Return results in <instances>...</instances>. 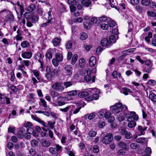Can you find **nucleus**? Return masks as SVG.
Segmentation results:
<instances>
[{
    "label": "nucleus",
    "mask_w": 156,
    "mask_h": 156,
    "mask_svg": "<svg viewBox=\"0 0 156 156\" xmlns=\"http://www.w3.org/2000/svg\"><path fill=\"white\" fill-rule=\"evenodd\" d=\"M78 58V56L76 54L74 55L72 58L71 64L73 65H74L75 63V62L77 61Z\"/></svg>",
    "instance_id": "obj_40"
},
{
    "label": "nucleus",
    "mask_w": 156,
    "mask_h": 156,
    "mask_svg": "<svg viewBox=\"0 0 156 156\" xmlns=\"http://www.w3.org/2000/svg\"><path fill=\"white\" fill-rule=\"evenodd\" d=\"M27 131L28 133L30 134H33V135L34 136H37L36 133H34V130L32 127L27 128Z\"/></svg>",
    "instance_id": "obj_42"
},
{
    "label": "nucleus",
    "mask_w": 156,
    "mask_h": 156,
    "mask_svg": "<svg viewBox=\"0 0 156 156\" xmlns=\"http://www.w3.org/2000/svg\"><path fill=\"white\" fill-rule=\"evenodd\" d=\"M55 57L57 60L59 62H62L63 60L62 55L61 52H58L56 54Z\"/></svg>",
    "instance_id": "obj_17"
},
{
    "label": "nucleus",
    "mask_w": 156,
    "mask_h": 156,
    "mask_svg": "<svg viewBox=\"0 0 156 156\" xmlns=\"http://www.w3.org/2000/svg\"><path fill=\"white\" fill-rule=\"evenodd\" d=\"M40 101L39 103L40 105L41 106H43L45 108H47L48 106L45 100L41 98L40 99Z\"/></svg>",
    "instance_id": "obj_35"
},
{
    "label": "nucleus",
    "mask_w": 156,
    "mask_h": 156,
    "mask_svg": "<svg viewBox=\"0 0 156 156\" xmlns=\"http://www.w3.org/2000/svg\"><path fill=\"white\" fill-rule=\"evenodd\" d=\"M126 153V152L124 150L120 149L118 151L117 154L119 155H122L125 154Z\"/></svg>",
    "instance_id": "obj_60"
},
{
    "label": "nucleus",
    "mask_w": 156,
    "mask_h": 156,
    "mask_svg": "<svg viewBox=\"0 0 156 156\" xmlns=\"http://www.w3.org/2000/svg\"><path fill=\"white\" fill-rule=\"evenodd\" d=\"M87 34L85 33H82L80 36V39L82 40H85L87 37Z\"/></svg>",
    "instance_id": "obj_45"
},
{
    "label": "nucleus",
    "mask_w": 156,
    "mask_h": 156,
    "mask_svg": "<svg viewBox=\"0 0 156 156\" xmlns=\"http://www.w3.org/2000/svg\"><path fill=\"white\" fill-rule=\"evenodd\" d=\"M31 71L34 73V76L37 78V80L39 81H41V78L39 77V72L37 70H32Z\"/></svg>",
    "instance_id": "obj_18"
},
{
    "label": "nucleus",
    "mask_w": 156,
    "mask_h": 156,
    "mask_svg": "<svg viewBox=\"0 0 156 156\" xmlns=\"http://www.w3.org/2000/svg\"><path fill=\"white\" fill-rule=\"evenodd\" d=\"M98 21V19L97 17H93L89 21V23L91 25H93L96 24Z\"/></svg>",
    "instance_id": "obj_28"
},
{
    "label": "nucleus",
    "mask_w": 156,
    "mask_h": 156,
    "mask_svg": "<svg viewBox=\"0 0 156 156\" xmlns=\"http://www.w3.org/2000/svg\"><path fill=\"white\" fill-rule=\"evenodd\" d=\"M5 18L6 22L9 21L10 23L13 22L14 20V16L11 11L8 12V13L6 15Z\"/></svg>",
    "instance_id": "obj_8"
},
{
    "label": "nucleus",
    "mask_w": 156,
    "mask_h": 156,
    "mask_svg": "<svg viewBox=\"0 0 156 156\" xmlns=\"http://www.w3.org/2000/svg\"><path fill=\"white\" fill-rule=\"evenodd\" d=\"M124 115L126 118H127L128 122H129L130 120H132V119L136 121H137L138 119V116L134 112H130L128 113L125 114Z\"/></svg>",
    "instance_id": "obj_2"
},
{
    "label": "nucleus",
    "mask_w": 156,
    "mask_h": 156,
    "mask_svg": "<svg viewBox=\"0 0 156 156\" xmlns=\"http://www.w3.org/2000/svg\"><path fill=\"white\" fill-rule=\"evenodd\" d=\"M64 85L65 86L66 88L70 87L72 85V83L70 81L65 82L63 83Z\"/></svg>",
    "instance_id": "obj_59"
},
{
    "label": "nucleus",
    "mask_w": 156,
    "mask_h": 156,
    "mask_svg": "<svg viewBox=\"0 0 156 156\" xmlns=\"http://www.w3.org/2000/svg\"><path fill=\"white\" fill-rule=\"evenodd\" d=\"M111 44V41L107 38H105L102 40L101 41V45L104 47H106L109 45Z\"/></svg>",
    "instance_id": "obj_12"
},
{
    "label": "nucleus",
    "mask_w": 156,
    "mask_h": 156,
    "mask_svg": "<svg viewBox=\"0 0 156 156\" xmlns=\"http://www.w3.org/2000/svg\"><path fill=\"white\" fill-rule=\"evenodd\" d=\"M129 122L128 124V126L130 128H132L136 126V122L133 120H130V121Z\"/></svg>",
    "instance_id": "obj_33"
},
{
    "label": "nucleus",
    "mask_w": 156,
    "mask_h": 156,
    "mask_svg": "<svg viewBox=\"0 0 156 156\" xmlns=\"http://www.w3.org/2000/svg\"><path fill=\"white\" fill-rule=\"evenodd\" d=\"M71 105L66 106L64 108H61L59 109V111L63 113H66L71 108Z\"/></svg>",
    "instance_id": "obj_34"
},
{
    "label": "nucleus",
    "mask_w": 156,
    "mask_h": 156,
    "mask_svg": "<svg viewBox=\"0 0 156 156\" xmlns=\"http://www.w3.org/2000/svg\"><path fill=\"white\" fill-rule=\"evenodd\" d=\"M95 115L94 113H92L90 114H87L85 115V117L87 118V119L90 120H91L95 117Z\"/></svg>",
    "instance_id": "obj_32"
},
{
    "label": "nucleus",
    "mask_w": 156,
    "mask_h": 156,
    "mask_svg": "<svg viewBox=\"0 0 156 156\" xmlns=\"http://www.w3.org/2000/svg\"><path fill=\"white\" fill-rule=\"evenodd\" d=\"M135 9L138 12H142L143 11L144 9L143 7L140 5H136L135 7Z\"/></svg>",
    "instance_id": "obj_52"
},
{
    "label": "nucleus",
    "mask_w": 156,
    "mask_h": 156,
    "mask_svg": "<svg viewBox=\"0 0 156 156\" xmlns=\"http://www.w3.org/2000/svg\"><path fill=\"white\" fill-rule=\"evenodd\" d=\"M60 39L58 37L55 38L52 40L53 44L54 46L58 45L60 42Z\"/></svg>",
    "instance_id": "obj_26"
},
{
    "label": "nucleus",
    "mask_w": 156,
    "mask_h": 156,
    "mask_svg": "<svg viewBox=\"0 0 156 156\" xmlns=\"http://www.w3.org/2000/svg\"><path fill=\"white\" fill-rule=\"evenodd\" d=\"M147 14L148 15L150 16L155 17L156 16V13L152 11H148L147 12Z\"/></svg>",
    "instance_id": "obj_61"
},
{
    "label": "nucleus",
    "mask_w": 156,
    "mask_h": 156,
    "mask_svg": "<svg viewBox=\"0 0 156 156\" xmlns=\"http://www.w3.org/2000/svg\"><path fill=\"white\" fill-rule=\"evenodd\" d=\"M22 38L21 35H16L14 37V39L16 40L17 41H22Z\"/></svg>",
    "instance_id": "obj_64"
},
{
    "label": "nucleus",
    "mask_w": 156,
    "mask_h": 156,
    "mask_svg": "<svg viewBox=\"0 0 156 156\" xmlns=\"http://www.w3.org/2000/svg\"><path fill=\"white\" fill-rule=\"evenodd\" d=\"M118 145L120 148L124 150L127 149V145L126 144L122 142H120L118 144Z\"/></svg>",
    "instance_id": "obj_37"
},
{
    "label": "nucleus",
    "mask_w": 156,
    "mask_h": 156,
    "mask_svg": "<svg viewBox=\"0 0 156 156\" xmlns=\"http://www.w3.org/2000/svg\"><path fill=\"white\" fill-rule=\"evenodd\" d=\"M42 145L44 147H48L50 145V143L48 141L43 140L41 142Z\"/></svg>",
    "instance_id": "obj_30"
},
{
    "label": "nucleus",
    "mask_w": 156,
    "mask_h": 156,
    "mask_svg": "<svg viewBox=\"0 0 156 156\" xmlns=\"http://www.w3.org/2000/svg\"><path fill=\"white\" fill-rule=\"evenodd\" d=\"M21 45L23 48L28 47L29 46V44L28 41H24L21 43Z\"/></svg>",
    "instance_id": "obj_49"
},
{
    "label": "nucleus",
    "mask_w": 156,
    "mask_h": 156,
    "mask_svg": "<svg viewBox=\"0 0 156 156\" xmlns=\"http://www.w3.org/2000/svg\"><path fill=\"white\" fill-rule=\"evenodd\" d=\"M20 65L18 66V67L23 68L25 65L27 66H29V62L28 61L24 60L20 62Z\"/></svg>",
    "instance_id": "obj_20"
},
{
    "label": "nucleus",
    "mask_w": 156,
    "mask_h": 156,
    "mask_svg": "<svg viewBox=\"0 0 156 156\" xmlns=\"http://www.w3.org/2000/svg\"><path fill=\"white\" fill-rule=\"evenodd\" d=\"M112 139V134L109 133L106 135L102 140V142L105 144H109Z\"/></svg>",
    "instance_id": "obj_7"
},
{
    "label": "nucleus",
    "mask_w": 156,
    "mask_h": 156,
    "mask_svg": "<svg viewBox=\"0 0 156 156\" xmlns=\"http://www.w3.org/2000/svg\"><path fill=\"white\" fill-rule=\"evenodd\" d=\"M32 18V21L33 23H36L39 20V17L37 16L34 15Z\"/></svg>",
    "instance_id": "obj_47"
},
{
    "label": "nucleus",
    "mask_w": 156,
    "mask_h": 156,
    "mask_svg": "<svg viewBox=\"0 0 156 156\" xmlns=\"http://www.w3.org/2000/svg\"><path fill=\"white\" fill-rule=\"evenodd\" d=\"M122 91L125 95H127L128 93H131L132 92V91L130 89L126 87L123 88Z\"/></svg>",
    "instance_id": "obj_25"
},
{
    "label": "nucleus",
    "mask_w": 156,
    "mask_h": 156,
    "mask_svg": "<svg viewBox=\"0 0 156 156\" xmlns=\"http://www.w3.org/2000/svg\"><path fill=\"white\" fill-rule=\"evenodd\" d=\"M47 73L45 75L46 79L49 80H51L52 77L54 76L52 72L49 67H47L46 68Z\"/></svg>",
    "instance_id": "obj_9"
},
{
    "label": "nucleus",
    "mask_w": 156,
    "mask_h": 156,
    "mask_svg": "<svg viewBox=\"0 0 156 156\" xmlns=\"http://www.w3.org/2000/svg\"><path fill=\"white\" fill-rule=\"evenodd\" d=\"M32 117L34 119V120L39 122L40 123H41L43 126L44 127H48L45 125V122H44L43 121L41 120L38 118L35 117V116H34L33 115H32Z\"/></svg>",
    "instance_id": "obj_27"
},
{
    "label": "nucleus",
    "mask_w": 156,
    "mask_h": 156,
    "mask_svg": "<svg viewBox=\"0 0 156 156\" xmlns=\"http://www.w3.org/2000/svg\"><path fill=\"white\" fill-rule=\"evenodd\" d=\"M113 77L115 79H119V78L121 77V74L120 73H118L117 71H114L112 75Z\"/></svg>",
    "instance_id": "obj_23"
},
{
    "label": "nucleus",
    "mask_w": 156,
    "mask_h": 156,
    "mask_svg": "<svg viewBox=\"0 0 156 156\" xmlns=\"http://www.w3.org/2000/svg\"><path fill=\"white\" fill-rule=\"evenodd\" d=\"M51 95L53 98L56 97L58 96L59 94L57 92L55 91H52L51 93Z\"/></svg>",
    "instance_id": "obj_50"
},
{
    "label": "nucleus",
    "mask_w": 156,
    "mask_h": 156,
    "mask_svg": "<svg viewBox=\"0 0 156 156\" xmlns=\"http://www.w3.org/2000/svg\"><path fill=\"white\" fill-rule=\"evenodd\" d=\"M147 128V127H143L141 126H138L137 127V130L140 133V134L139 135H144L145 133V131L146 130Z\"/></svg>",
    "instance_id": "obj_14"
},
{
    "label": "nucleus",
    "mask_w": 156,
    "mask_h": 156,
    "mask_svg": "<svg viewBox=\"0 0 156 156\" xmlns=\"http://www.w3.org/2000/svg\"><path fill=\"white\" fill-rule=\"evenodd\" d=\"M81 3L83 5L88 7L91 4V2L90 1L83 0L81 2Z\"/></svg>",
    "instance_id": "obj_39"
},
{
    "label": "nucleus",
    "mask_w": 156,
    "mask_h": 156,
    "mask_svg": "<svg viewBox=\"0 0 156 156\" xmlns=\"http://www.w3.org/2000/svg\"><path fill=\"white\" fill-rule=\"evenodd\" d=\"M96 62V59L95 57L92 56L90 57L89 60V64L91 67L94 66Z\"/></svg>",
    "instance_id": "obj_13"
},
{
    "label": "nucleus",
    "mask_w": 156,
    "mask_h": 156,
    "mask_svg": "<svg viewBox=\"0 0 156 156\" xmlns=\"http://www.w3.org/2000/svg\"><path fill=\"white\" fill-rule=\"evenodd\" d=\"M67 2L70 5H76L77 2L75 0H68Z\"/></svg>",
    "instance_id": "obj_57"
},
{
    "label": "nucleus",
    "mask_w": 156,
    "mask_h": 156,
    "mask_svg": "<svg viewBox=\"0 0 156 156\" xmlns=\"http://www.w3.org/2000/svg\"><path fill=\"white\" fill-rule=\"evenodd\" d=\"M51 11H49L48 12V21L47 22L43 23L41 25V27H46L47 26L49 25L50 24L52 23V22L51 21Z\"/></svg>",
    "instance_id": "obj_11"
},
{
    "label": "nucleus",
    "mask_w": 156,
    "mask_h": 156,
    "mask_svg": "<svg viewBox=\"0 0 156 156\" xmlns=\"http://www.w3.org/2000/svg\"><path fill=\"white\" fill-rule=\"evenodd\" d=\"M85 63V60L84 58H81L79 60V65L81 67H83Z\"/></svg>",
    "instance_id": "obj_46"
},
{
    "label": "nucleus",
    "mask_w": 156,
    "mask_h": 156,
    "mask_svg": "<svg viewBox=\"0 0 156 156\" xmlns=\"http://www.w3.org/2000/svg\"><path fill=\"white\" fill-rule=\"evenodd\" d=\"M130 147L133 150H137L139 148V145L135 143H132L130 145Z\"/></svg>",
    "instance_id": "obj_29"
},
{
    "label": "nucleus",
    "mask_w": 156,
    "mask_h": 156,
    "mask_svg": "<svg viewBox=\"0 0 156 156\" xmlns=\"http://www.w3.org/2000/svg\"><path fill=\"white\" fill-rule=\"evenodd\" d=\"M83 21V19L81 17H79L74 19L73 22L75 23H81Z\"/></svg>",
    "instance_id": "obj_62"
},
{
    "label": "nucleus",
    "mask_w": 156,
    "mask_h": 156,
    "mask_svg": "<svg viewBox=\"0 0 156 156\" xmlns=\"http://www.w3.org/2000/svg\"><path fill=\"white\" fill-rule=\"evenodd\" d=\"M72 45V42L71 41H68L66 44V48L67 49H70Z\"/></svg>",
    "instance_id": "obj_58"
},
{
    "label": "nucleus",
    "mask_w": 156,
    "mask_h": 156,
    "mask_svg": "<svg viewBox=\"0 0 156 156\" xmlns=\"http://www.w3.org/2000/svg\"><path fill=\"white\" fill-rule=\"evenodd\" d=\"M89 94L88 92L85 91H83L79 92L78 94V96L80 98H83L87 96Z\"/></svg>",
    "instance_id": "obj_19"
},
{
    "label": "nucleus",
    "mask_w": 156,
    "mask_h": 156,
    "mask_svg": "<svg viewBox=\"0 0 156 156\" xmlns=\"http://www.w3.org/2000/svg\"><path fill=\"white\" fill-rule=\"evenodd\" d=\"M127 109V106L124 105H123L119 103L115 104V105L112 106L110 108L112 113L114 114L120 122L124 120L125 118L123 111Z\"/></svg>",
    "instance_id": "obj_1"
},
{
    "label": "nucleus",
    "mask_w": 156,
    "mask_h": 156,
    "mask_svg": "<svg viewBox=\"0 0 156 156\" xmlns=\"http://www.w3.org/2000/svg\"><path fill=\"white\" fill-rule=\"evenodd\" d=\"M151 3V1L150 0H142L141 1V4L145 6H148Z\"/></svg>",
    "instance_id": "obj_44"
},
{
    "label": "nucleus",
    "mask_w": 156,
    "mask_h": 156,
    "mask_svg": "<svg viewBox=\"0 0 156 156\" xmlns=\"http://www.w3.org/2000/svg\"><path fill=\"white\" fill-rule=\"evenodd\" d=\"M147 138L144 137H140L136 139L135 141L138 143H144L147 142Z\"/></svg>",
    "instance_id": "obj_21"
},
{
    "label": "nucleus",
    "mask_w": 156,
    "mask_h": 156,
    "mask_svg": "<svg viewBox=\"0 0 156 156\" xmlns=\"http://www.w3.org/2000/svg\"><path fill=\"white\" fill-rule=\"evenodd\" d=\"M107 23H108V25L110 27H114L115 25V22L113 20H112L110 18V20H108Z\"/></svg>",
    "instance_id": "obj_41"
},
{
    "label": "nucleus",
    "mask_w": 156,
    "mask_h": 156,
    "mask_svg": "<svg viewBox=\"0 0 156 156\" xmlns=\"http://www.w3.org/2000/svg\"><path fill=\"white\" fill-rule=\"evenodd\" d=\"M53 51L52 49H50L48 50L46 52V56L48 59H51L52 58V54Z\"/></svg>",
    "instance_id": "obj_16"
},
{
    "label": "nucleus",
    "mask_w": 156,
    "mask_h": 156,
    "mask_svg": "<svg viewBox=\"0 0 156 156\" xmlns=\"http://www.w3.org/2000/svg\"><path fill=\"white\" fill-rule=\"evenodd\" d=\"M78 93V91L76 90H73L69 91L67 92L68 95L69 96H73L76 95Z\"/></svg>",
    "instance_id": "obj_36"
},
{
    "label": "nucleus",
    "mask_w": 156,
    "mask_h": 156,
    "mask_svg": "<svg viewBox=\"0 0 156 156\" xmlns=\"http://www.w3.org/2000/svg\"><path fill=\"white\" fill-rule=\"evenodd\" d=\"M49 151L50 152L53 154H56L57 152L55 148L50 147L49 148Z\"/></svg>",
    "instance_id": "obj_55"
},
{
    "label": "nucleus",
    "mask_w": 156,
    "mask_h": 156,
    "mask_svg": "<svg viewBox=\"0 0 156 156\" xmlns=\"http://www.w3.org/2000/svg\"><path fill=\"white\" fill-rule=\"evenodd\" d=\"M105 112V110H101L99 112L97 113L98 116L100 118H102L104 116V114Z\"/></svg>",
    "instance_id": "obj_24"
},
{
    "label": "nucleus",
    "mask_w": 156,
    "mask_h": 156,
    "mask_svg": "<svg viewBox=\"0 0 156 156\" xmlns=\"http://www.w3.org/2000/svg\"><path fill=\"white\" fill-rule=\"evenodd\" d=\"M55 122H53L52 121H49L48 122V125L49 128L48 129L49 130V129H53L54 128V125Z\"/></svg>",
    "instance_id": "obj_38"
},
{
    "label": "nucleus",
    "mask_w": 156,
    "mask_h": 156,
    "mask_svg": "<svg viewBox=\"0 0 156 156\" xmlns=\"http://www.w3.org/2000/svg\"><path fill=\"white\" fill-rule=\"evenodd\" d=\"M128 18L127 19L128 23L130 29L128 30V33L129 34V32H130L131 34H132V28L133 27V24L131 21V20L132 19V18L131 17H128Z\"/></svg>",
    "instance_id": "obj_15"
},
{
    "label": "nucleus",
    "mask_w": 156,
    "mask_h": 156,
    "mask_svg": "<svg viewBox=\"0 0 156 156\" xmlns=\"http://www.w3.org/2000/svg\"><path fill=\"white\" fill-rule=\"evenodd\" d=\"M108 20H110V18H108L107 17L103 16L99 18V20L101 22H108Z\"/></svg>",
    "instance_id": "obj_22"
},
{
    "label": "nucleus",
    "mask_w": 156,
    "mask_h": 156,
    "mask_svg": "<svg viewBox=\"0 0 156 156\" xmlns=\"http://www.w3.org/2000/svg\"><path fill=\"white\" fill-rule=\"evenodd\" d=\"M34 94H29V98L30 99H31V100H29L28 101V102L29 103H30V102L31 101H33V102H34L35 101V99L34 97Z\"/></svg>",
    "instance_id": "obj_51"
},
{
    "label": "nucleus",
    "mask_w": 156,
    "mask_h": 156,
    "mask_svg": "<svg viewBox=\"0 0 156 156\" xmlns=\"http://www.w3.org/2000/svg\"><path fill=\"white\" fill-rule=\"evenodd\" d=\"M52 62L53 65L55 67H57L59 65V62L57 59H53L52 60Z\"/></svg>",
    "instance_id": "obj_63"
},
{
    "label": "nucleus",
    "mask_w": 156,
    "mask_h": 156,
    "mask_svg": "<svg viewBox=\"0 0 156 156\" xmlns=\"http://www.w3.org/2000/svg\"><path fill=\"white\" fill-rule=\"evenodd\" d=\"M52 88L53 89L59 92H62L64 89V87L59 82H55L52 85Z\"/></svg>",
    "instance_id": "obj_6"
},
{
    "label": "nucleus",
    "mask_w": 156,
    "mask_h": 156,
    "mask_svg": "<svg viewBox=\"0 0 156 156\" xmlns=\"http://www.w3.org/2000/svg\"><path fill=\"white\" fill-rule=\"evenodd\" d=\"M65 73L66 76H71L73 73V68L71 65H66L64 67Z\"/></svg>",
    "instance_id": "obj_5"
},
{
    "label": "nucleus",
    "mask_w": 156,
    "mask_h": 156,
    "mask_svg": "<svg viewBox=\"0 0 156 156\" xmlns=\"http://www.w3.org/2000/svg\"><path fill=\"white\" fill-rule=\"evenodd\" d=\"M36 8L35 6L33 4L31 5H29L27 8V10L28 11L30 12H32L34 11Z\"/></svg>",
    "instance_id": "obj_43"
},
{
    "label": "nucleus",
    "mask_w": 156,
    "mask_h": 156,
    "mask_svg": "<svg viewBox=\"0 0 156 156\" xmlns=\"http://www.w3.org/2000/svg\"><path fill=\"white\" fill-rule=\"evenodd\" d=\"M44 57V55H42L41 52H37L35 55L34 58L37 60L40 63V66L39 67V69L42 71L43 68V64L42 61V58Z\"/></svg>",
    "instance_id": "obj_4"
},
{
    "label": "nucleus",
    "mask_w": 156,
    "mask_h": 156,
    "mask_svg": "<svg viewBox=\"0 0 156 156\" xmlns=\"http://www.w3.org/2000/svg\"><path fill=\"white\" fill-rule=\"evenodd\" d=\"M54 76L60 73V70L59 68H56L51 70Z\"/></svg>",
    "instance_id": "obj_53"
},
{
    "label": "nucleus",
    "mask_w": 156,
    "mask_h": 156,
    "mask_svg": "<svg viewBox=\"0 0 156 156\" xmlns=\"http://www.w3.org/2000/svg\"><path fill=\"white\" fill-rule=\"evenodd\" d=\"M2 102L3 103H6L7 104H9L10 103L9 99L8 98L5 97H3Z\"/></svg>",
    "instance_id": "obj_56"
},
{
    "label": "nucleus",
    "mask_w": 156,
    "mask_h": 156,
    "mask_svg": "<svg viewBox=\"0 0 156 156\" xmlns=\"http://www.w3.org/2000/svg\"><path fill=\"white\" fill-rule=\"evenodd\" d=\"M73 100L72 98L66 97H59L57 98L58 105L59 106H62L66 104L65 101H68Z\"/></svg>",
    "instance_id": "obj_3"
},
{
    "label": "nucleus",
    "mask_w": 156,
    "mask_h": 156,
    "mask_svg": "<svg viewBox=\"0 0 156 156\" xmlns=\"http://www.w3.org/2000/svg\"><path fill=\"white\" fill-rule=\"evenodd\" d=\"M101 27L102 30H106L108 28V25L106 23H102L101 25Z\"/></svg>",
    "instance_id": "obj_54"
},
{
    "label": "nucleus",
    "mask_w": 156,
    "mask_h": 156,
    "mask_svg": "<svg viewBox=\"0 0 156 156\" xmlns=\"http://www.w3.org/2000/svg\"><path fill=\"white\" fill-rule=\"evenodd\" d=\"M149 98L153 102H156V95L154 93H152L149 94Z\"/></svg>",
    "instance_id": "obj_31"
},
{
    "label": "nucleus",
    "mask_w": 156,
    "mask_h": 156,
    "mask_svg": "<svg viewBox=\"0 0 156 156\" xmlns=\"http://www.w3.org/2000/svg\"><path fill=\"white\" fill-rule=\"evenodd\" d=\"M32 55V53L30 51H26L24 52H23L21 54L22 57L25 59H30V58Z\"/></svg>",
    "instance_id": "obj_10"
},
{
    "label": "nucleus",
    "mask_w": 156,
    "mask_h": 156,
    "mask_svg": "<svg viewBox=\"0 0 156 156\" xmlns=\"http://www.w3.org/2000/svg\"><path fill=\"white\" fill-rule=\"evenodd\" d=\"M17 5L18 6V7L20 8L21 13L23 14L24 12V9L23 4L22 3L20 4L19 2H17Z\"/></svg>",
    "instance_id": "obj_48"
}]
</instances>
